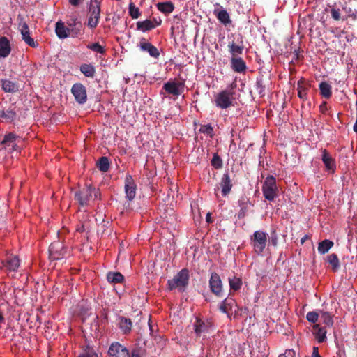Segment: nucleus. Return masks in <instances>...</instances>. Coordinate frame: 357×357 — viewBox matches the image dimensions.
<instances>
[{"instance_id":"obj_10","label":"nucleus","mask_w":357,"mask_h":357,"mask_svg":"<svg viewBox=\"0 0 357 357\" xmlns=\"http://www.w3.org/2000/svg\"><path fill=\"white\" fill-rule=\"evenodd\" d=\"M71 93L79 104H84L87 100L86 87L81 83H75L72 86Z\"/></svg>"},{"instance_id":"obj_55","label":"nucleus","mask_w":357,"mask_h":357,"mask_svg":"<svg viewBox=\"0 0 357 357\" xmlns=\"http://www.w3.org/2000/svg\"><path fill=\"white\" fill-rule=\"evenodd\" d=\"M129 357H141L139 352L136 350H133L132 352V356Z\"/></svg>"},{"instance_id":"obj_26","label":"nucleus","mask_w":357,"mask_h":357,"mask_svg":"<svg viewBox=\"0 0 357 357\" xmlns=\"http://www.w3.org/2000/svg\"><path fill=\"white\" fill-rule=\"evenodd\" d=\"M214 14L215 15L217 19L219 20L220 23L224 24L225 26L230 25L231 24V20L228 12L222 9L220 10H215L214 11Z\"/></svg>"},{"instance_id":"obj_35","label":"nucleus","mask_w":357,"mask_h":357,"mask_svg":"<svg viewBox=\"0 0 357 357\" xmlns=\"http://www.w3.org/2000/svg\"><path fill=\"white\" fill-rule=\"evenodd\" d=\"M107 281L110 283H121L124 280V276L120 272H109L107 274Z\"/></svg>"},{"instance_id":"obj_13","label":"nucleus","mask_w":357,"mask_h":357,"mask_svg":"<svg viewBox=\"0 0 357 357\" xmlns=\"http://www.w3.org/2000/svg\"><path fill=\"white\" fill-rule=\"evenodd\" d=\"M184 87V84L182 82H167L164 84L162 89L167 93L178 96L181 94Z\"/></svg>"},{"instance_id":"obj_59","label":"nucleus","mask_w":357,"mask_h":357,"mask_svg":"<svg viewBox=\"0 0 357 357\" xmlns=\"http://www.w3.org/2000/svg\"><path fill=\"white\" fill-rule=\"evenodd\" d=\"M3 320H4V318H3V315L1 314H0V322L3 321Z\"/></svg>"},{"instance_id":"obj_58","label":"nucleus","mask_w":357,"mask_h":357,"mask_svg":"<svg viewBox=\"0 0 357 357\" xmlns=\"http://www.w3.org/2000/svg\"><path fill=\"white\" fill-rule=\"evenodd\" d=\"M206 221L208 222H209L211 220H210V213H208L207 215H206Z\"/></svg>"},{"instance_id":"obj_3","label":"nucleus","mask_w":357,"mask_h":357,"mask_svg":"<svg viewBox=\"0 0 357 357\" xmlns=\"http://www.w3.org/2000/svg\"><path fill=\"white\" fill-rule=\"evenodd\" d=\"M268 234L261 230L255 231L250 236V244L257 255L263 254L268 244Z\"/></svg>"},{"instance_id":"obj_1","label":"nucleus","mask_w":357,"mask_h":357,"mask_svg":"<svg viewBox=\"0 0 357 357\" xmlns=\"http://www.w3.org/2000/svg\"><path fill=\"white\" fill-rule=\"evenodd\" d=\"M190 271L183 268L178 272L172 279L167 281V288L169 291L178 289L180 292H184L189 284Z\"/></svg>"},{"instance_id":"obj_20","label":"nucleus","mask_w":357,"mask_h":357,"mask_svg":"<svg viewBox=\"0 0 357 357\" xmlns=\"http://www.w3.org/2000/svg\"><path fill=\"white\" fill-rule=\"evenodd\" d=\"M139 47L142 51L147 52L152 57L158 58L160 55L157 47L151 43L146 42L145 38L141 40Z\"/></svg>"},{"instance_id":"obj_48","label":"nucleus","mask_w":357,"mask_h":357,"mask_svg":"<svg viewBox=\"0 0 357 357\" xmlns=\"http://www.w3.org/2000/svg\"><path fill=\"white\" fill-rule=\"evenodd\" d=\"M330 13H331V17H333V20H335L336 21H339L341 20V12L339 8H335L333 7L330 10Z\"/></svg>"},{"instance_id":"obj_23","label":"nucleus","mask_w":357,"mask_h":357,"mask_svg":"<svg viewBox=\"0 0 357 357\" xmlns=\"http://www.w3.org/2000/svg\"><path fill=\"white\" fill-rule=\"evenodd\" d=\"M17 138V136L13 132H9L5 135L1 141V144L3 145L5 147L11 146L12 151L17 150V144L15 141Z\"/></svg>"},{"instance_id":"obj_49","label":"nucleus","mask_w":357,"mask_h":357,"mask_svg":"<svg viewBox=\"0 0 357 357\" xmlns=\"http://www.w3.org/2000/svg\"><path fill=\"white\" fill-rule=\"evenodd\" d=\"M278 234L275 229H273L271 231V237L269 241L271 242L272 245L276 246L278 245Z\"/></svg>"},{"instance_id":"obj_39","label":"nucleus","mask_w":357,"mask_h":357,"mask_svg":"<svg viewBox=\"0 0 357 357\" xmlns=\"http://www.w3.org/2000/svg\"><path fill=\"white\" fill-rule=\"evenodd\" d=\"M327 261L332 266L333 271H336L340 268V261L336 254L332 253L328 255Z\"/></svg>"},{"instance_id":"obj_25","label":"nucleus","mask_w":357,"mask_h":357,"mask_svg":"<svg viewBox=\"0 0 357 357\" xmlns=\"http://www.w3.org/2000/svg\"><path fill=\"white\" fill-rule=\"evenodd\" d=\"M118 326L124 334H128L132 330V322L129 318L120 317L119 318Z\"/></svg>"},{"instance_id":"obj_43","label":"nucleus","mask_w":357,"mask_h":357,"mask_svg":"<svg viewBox=\"0 0 357 357\" xmlns=\"http://www.w3.org/2000/svg\"><path fill=\"white\" fill-rule=\"evenodd\" d=\"M211 163V165L216 169H220L222 167V160L217 153L213 155Z\"/></svg>"},{"instance_id":"obj_51","label":"nucleus","mask_w":357,"mask_h":357,"mask_svg":"<svg viewBox=\"0 0 357 357\" xmlns=\"http://www.w3.org/2000/svg\"><path fill=\"white\" fill-rule=\"evenodd\" d=\"M279 357H296V352L293 349H288L284 354L280 355Z\"/></svg>"},{"instance_id":"obj_38","label":"nucleus","mask_w":357,"mask_h":357,"mask_svg":"<svg viewBox=\"0 0 357 357\" xmlns=\"http://www.w3.org/2000/svg\"><path fill=\"white\" fill-rule=\"evenodd\" d=\"M333 245L334 243L333 241L325 239L319 243L318 251L321 254H325L333 246Z\"/></svg>"},{"instance_id":"obj_53","label":"nucleus","mask_w":357,"mask_h":357,"mask_svg":"<svg viewBox=\"0 0 357 357\" xmlns=\"http://www.w3.org/2000/svg\"><path fill=\"white\" fill-rule=\"evenodd\" d=\"M312 357H321L319 354V349L317 347H313V351L312 354Z\"/></svg>"},{"instance_id":"obj_14","label":"nucleus","mask_w":357,"mask_h":357,"mask_svg":"<svg viewBox=\"0 0 357 357\" xmlns=\"http://www.w3.org/2000/svg\"><path fill=\"white\" fill-rule=\"evenodd\" d=\"M213 325L209 321H204L199 318H197L194 324V331L196 335L200 336L202 333H209Z\"/></svg>"},{"instance_id":"obj_31","label":"nucleus","mask_w":357,"mask_h":357,"mask_svg":"<svg viewBox=\"0 0 357 357\" xmlns=\"http://www.w3.org/2000/svg\"><path fill=\"white\" fill-rule=\"evenodd\" d=\"M243 43V41L241 42ZM229 51L231 54V57H237L238 55H240L243 53L244 46L243 44L238 45L236 44L234 41L229 43L228 45Z\"/></svg>"},{"instance_id":"obj_24","label":"nucleus","mask_w":357,"mask_h":357,"mask_svg":"<svg viewBox=\"0 0 357 357\" xmlns=\"http://www.w3.org/2000/svg\"><path fill=\"white\" fill-rule=\"evenodd\" d=\"M1 87L6 93H15L19 90L18 83L10 79H2Z\"/></svg>"},{"instance_id":"obj_6","label":"nucleus","mask_w":357,"mask_h":357,"mask_svg":"<svg viewBox=\"0 0 357 357\" xmlns=\"http://www.w3.org/2000/svg\"><path fill=\"white\" fill-rule=\"evenodd\" d=\"M262 192L264 197L268 201H273L277 196L278 189L275 178L271 175L264 181L262 185Z\"/></svg>"},{"instance_id":"obj_46","label":"nucleus","mask_w":357,"mask_h":357,"mask_svg":"<svg viewBox=\"0 0 357 357\" xmlns=\"http://www.w3.org/2000/svg\"><path fill=\"white\" fill-rule=\"evenodd\" d=\"M199 132L204 134H206L210 137H213V128L210 124L201 126Z\"/></svg>"},{"instance_id":"obj_37","label":"nucleus","mask_w":357,"mask_h":357,"mask_svg":"<svg viewBox=\"0 0 357 357\" xmlns=\"http://www.w3.org/2000/svg\"><path fill=\"white\" fill-rule=\"evenodd\" d=\"M96 166L100 171L102 172H107L110 167L109 158L106 156H102L96 162Z\"/></svg>"},{"instance_id":"obj_17","label":"nucleus","mask_w":357,"mask_h":357,"mask_svg":"<svg viewBox=\"0 0 357 357\" xmlns=\"http://www.w3.org/2000/svg\"><path fill=\"white\" fill-rule=\"evenodd\" d=\"M220 186L222 189L221 192L222 196L226 197L230 193L233 187V184L230 176L228 173L223 174L222 177L221 178Z\"/></svg>"},{"instance_id":"obj_15","label":"nucleus","mask_w":357,"mask_h":357,"mask_svg":"<svg viewBox=\"0 0 357 357\" xmlns=\"http://www.w3.org/2000/svg\"><path fill=\"white\" fill-rule=\"evenodd\" d=\"M136 184L132 178V176L130 174L126 175L125 178V192L126 194V198L131 201L136 195Z\"/></svg>"},{"instance_id":"obj_16","label":"nucleus","mask_w":357,"mask_h":357,"mask_svg":"<svg viewBox=\"0 0 357 357\" xmlns=\"http://www.w3.org/2000/svg\"><path fill=\"white\" fill-rule=\"evenodd\" d=\"M20 266V259L17 256H7L5 259L2 261V267L5 268L6 271H16Z\"/></svg>"},{"instance_id":"obj_47","label":"nucleus","mask_w":357,"mask_h":357,"mask_svg":"<svg viewBox=\"0 0 357 357\" xmlns=\"http://www.w3.org/2000/svg\"><path fill=\"white\" fill-rule=\"evenodd\" d=\"M256 89L261 96L265 95V85L264 84L263 79L261 78L257 79L256 82Z\"/></svg>"},{"instance_id":"obj_32","label":"nucleus","mask_w":357,"mask_h":357,"mask_svg":"<svg viewBox=\"0 0 357 357\" xmlns=\"http://www.w3.org/2000/svg\"><path fill=\"white\" fill-rule=\"evenodd\" d=\"M319 86L320 95L326 99H329L332 96L331 86L326 82H321Z\"/></svg>"},{"instance_id":"obj_28","label":"nucleus","mask_w":357,"mask_h":357,"mask_svg":"<svg viewBox=\"0 0 357 357\" xmlns=\"http://www.w3.org/2000/svg\"><path fill=\"white\" fill-rule=\"evenodd\" d=\"M55 32L59 38L63 39L68 37L70 31L62 22H57L56 23Z\"/></svg>"},{"instance_id":"obj_12","label":"nucleus","mask_w":357,"mask_h":357,"mask_svg":"<svg viewBox=\"0 0 357 357\" xmlns=\"http://www.w3.org/2000/svg\"><path fill=\"white\" fill-rule=\"evenodd\" d=\"M109 357H129V351L119 342H114L108 350Z\"/></svg>"},{"instance_id":"obj_42","label":"nucleus","mask_w":357,"mask_h":357,"mask_svg":"<svg viewBox=\"0 0 357 357\" xmlns=\"http://www.w3.org/2000/svg\"><path fill=\"white\" fill-rule=\"evenodd\" d=\"M87 48L91 50L93 52L104 54L105 53V48L100 45L98 43H89L86 45Z\"/></svg>"},{"instance_id":"obj_41","label":"nucleus","mask_w":357,"mask_h":357,"mask_svg":"<svg viewBox=\"0 0 357 357\" xmlns=\"http://www.w3.org/2000/svg\"><path fill=\"white\" fill-rule=\"evenodd\" d=\"M229 283L230 289L234 291H238L241 289L242 285V281L240 278L234 277L232 278H229Z\"/></svg>"},{"instance_id":"obj_29","label":"nucleus","mask_w":357,"mask_h":357,"mask_svg":"<svg viewBox=\"0 0 357 357\" xmlns=\"http://www.w3.org/2000/svg\"><path fill=\"white\" fill-rule=\"evenodd\" d=\"M322 161L327 169L333 171L335 169V160L326 149L322 151Z\"/></svg>"},{"instance_id":"obj_36","label":"nucleus","mask_w":357,"mask_h":357,"mask_svg":"<svg viewBox=\"0 0 357 357\" xmlns=\"http://www.w3.org/2000/svg\"><path fill=\"white\" fill-rule=\"evenodd\" d=\"M155 27V25L150 20H146L144 21H139L137 22V29L141 30L143 32L151 30Z\"/></svg>"},{"instance_id":"obj_4","label":"nucleus","mask_w":357,"mask_h":357,"mask_svg":"<svg viewBox=\"0 0 357 357\" xmlns=\"http://www.w3.org/2000/svg\"><path fill=\"white\" fill-rule=\"evenodd\" d=\"M234 91L230 90H222L215 96L214 102L215 105L220 109H227L233 105L235 100Z\"/></svg>"},{"instance_id":"obj_45","label":"nucleus","mask_w":357,"mask_h":357,"mask_svg":"<svg viewBox=\"0 0 357 357\" xmlns=\"http://www.w3.org/2000/svg\"><path fill=\"white\" fill-rule=\"evenodd\" d=\"M320 313L315 311L308 312L306 314V319L311 323L315 324L319 319Z\"/></svg>"},{"instance_id":"obj_57","label":"nucleus","mask_w":357,"mask_h":357,"mask_svg":"<svg viewBox=\"0 0 357 357\" xmlns=\"http://www.w3.org/2000/svg\"><path fill=\"white\" fill-rule=\"evenodd\" d=\"M77 231L82 232L84 231V226H82L80 228H77Z\"/></svg>"},{"instance_id":"obj_56","label":"nucleus","mask_w":357,"mask_h":357,"mask_svg":"<svg viewBox=\"0 0 357 357\" xmlns=\"http://www.w3.org/2000/svg\"><path fill=\"white\" fill-rule=\"evenodd\" d=\"M308 238V236L305 235L301 239V243L303 244L304 242Z\"/></svg>"},{"instance_id":"obj_11","label":"nucleus","mask_w":357,"mask_h":357,"mask_svg":"<svg viewBox=\"0 0 357 357\" xmlns=\"http://www.w3.org/2000/svg\"><path fill=\"white\" fill-rule=\"evenodd\" d=\"M209 287L211 292L216 296H222V282L220 275L215 272L212 273L211 275Z\"/></svg>"},{"instance_id":"obj_18","label":"nucleus","mask_w":357,"mask_h":357,"mask_svg":"<svg viewBox=\"0 0 357 357\" xmlns=\"http://www.w3.org/2000/svg\"><path fill=\"white\" fill-rule=\"evenodd\" d=\"M231 68L238 73H243L247 69L245 61L241 57H231Z\"/></svg>"},{"instance_id":"obj_5","label":"nucleus","mask_w":357,"mask_h":357,"mask_svg":"<svg viewBox=\"0 0 357 357\" xmlns=\"http://www.w3.org/2000/svg\"><path fill=\"white\" fill-rule=\"evenodd\" d=\"M101 12V3L98 0H91L89 5V17L87 26L91 29H95L99 23Z\"/></svg>"},{"instance_id":"obj_52","label":"nucleus","mask_w":357,"mask_h":357,"mask_svg":"<svg viewBox=\"0 0 357 357\" xmlns=\"http://www.w3.org/2000/svg\"><path fill=\"white\" fill-rule=\"evenodd\" d=\"M327 109V102L324 101L320 105L319 110L322 114H325Z\"/></svg>"},{"instance_id":"obj_60","label":"nucleus","mask_w":357,"mask_h":357,"mask_svg":"<svg viewBox=\"0 0 357 357\" xmlns=\"http://www.w3.org/2000/svg\"><path fill=\"white\" fill-rule=\"evenodd\" d=\"M219 190V187L218 186L217 188H215V194L217 195V191Z\"/></svg>"},{"instance_id":"obj_21","label":"nucleus","mask_w":357,"mask_h":357,"mask_svg":"<svg viewBox=\"0 0 357 357\" xmlns=\"http://www.w3.org/2000/svg\"><path fill=\"white\" fill-rule=\"evenodd\" d=\"M238 206H240V211L238 213V218H243L250 208L253 206V204L251 203L248 198L245 197H241L238 201Z\"/></svg>"},{"instance_id":"obj_2","label":"nucleus","mask_w":357,"mask_h":357,"mask_svg":"<svg viewBox=\"0 0 357 357\" xmlns=\"http://www.w3.org/2000/svg\"><path fill=\"white\" fill-rule=\"evenodd\" d=\"M98 189L91 185L86 186L75 192V199L82 206L88 205L93 196L97 198L100 195Z\"/></svg>"},{"instance_id":"obj_9","label":"nucleus","mask_w":357,"mask_h":357,"mask_svg":"<svg viewBox=\"0 0 357 357\" xmlns=\"http://www.w3.org/2000/svg\"><path fill=\"white\" fill-rule=\"evenodd\" d=\"M17 107L15 103L3 107L0 110V119L7 123H12L17 117Z\"/></svg>"},{"instance_id":"obj_33","label":"nucleus","mask_w":357,"mask_h":357,"mask_svg":"<svg viewBox=\"0 0 357 357\" xmlns=\"http://www.w3.org/2000/svg\"><path fill=\"white\" fill-rule=\"evenodd\" d=\"M157 8L165 15L172 13L174 6L171 1L160 2L156 4Z\"/></svg>"},{"instance_id":"obj_54","label":"nucleus","mask_w":357,"mask_h":357,"mask_svg":"<svg viewBox=\"0 0 357 357\" xmlns=\"http://www.w3.org/2000/svg\"><path fill=\"white\" fill-rule=\"evenodd\" d=\"M82 0H69L70 4L73 6H77L82 2Z\"/></svg>"},{"instance_id":"obj_40","label":"nucleus","mask_w":357,"mask_h":357,"mask_svg":"<svg viewBox=\"0 0 357 357\" xmlns=\"http://www.w3.org/2000/svg\"><path fill=\"white\" fill-rule=\"evenodd\" d=\"M321 319L323 323L328 327H332L333 325V319L331 314L328 312L320 310Z\"/></svg>"},{"instance_id":"obj_19","label":"nucleus","mask_w":357,"mask_h":357,"mask_svg":"<svg viewBox=\"0 0 357 357\" xmlns=\"http://www.w3.org/2000/svg\"><path fill=\"white\" fill-rule=\"evenodd\" d=\"M311 87V84L305 79H301L297 83L298 96L303 100L307 99V92Z\"/></svg>"},{"instance_id":"obj_8","label":"nucleus","mask_w":357,"mask_h":357,"mask_svg":"<svg viewBox=\"0 0 357 357\" xmlns=\"http://www.w3.org/2000/svg\"><path fill=\"white\" fill-rule=\"evenodd\" d=\"M50 259L59 260L63 259L67 254V248L60 241L52 243L49 247Z\"/></svg>"},{"instance_id":"obj_22","label":"nucleus","mask_w":357,"mask_h":357,"mask_svg":"<svg viewBox=\"0 0 357 357\" xmlns=\"http://www.w3.org/2000/svg\"><path fill=\"white\" fill-rule=\"evenodd\" d=\"M237 305L236 301L230 297H227L221 303L220 310L227 314V317L231 319L230 312L233 310L234 307H236Z\"/></svg>"},{"instance_id":"obj_34","label":"nucleus","mask_w":357,"mask_h":357,"mask_svg":"<svg viewBox=\"0 0 357 357\" xmlns=\"http://www.w3.org/2000/svg\"><path fill=\"white\" fill-rule=\"evenodd\" d=\"M79 70L86 77L93 78L95 76L96 68L91 64L83 63L80 66Z\"/></svg>"},{"instance_id":"obj_27","label":"nucleus","mask_w":357,"mask_h":357,"mask_svg":"<svg viewBox=\"0 0 357 357\" xmlns=\"http://www.w3.org/2000/svg\"><path fill=\"white\" fill-rule=\"evenodd\" d=\"M11 51L10 41L5 37L0 38V57L8 56Z\"/></svg>"},{"instance_id":"obj_50","label":"nucleus","mask_w":357,"mask_h":357,"mask_svg":"<svg viewBox=\"0 0 357 357\" xmlns=\"http://www.w3.org/2000/svg\"><path fill=\"white\" fill-rule=\"evenodd\" d=\"M79 357H98L97 354L92 349L85 350Z\"/></svg>"},{"instance_id":"obj_30","label":"nucleus","mask_w":357,"mask_h":357,"mask_svg":"<svg viewBox=\"0 0 357 357\" xmlns=\"http://www.w3.org/2000/svg\"><path fill=\"white\" fill-rule=\"evenodd\" d=\"M313 333L314 334L318 342L321 343L325 341L326 330L324 327H321L319 324L314 325Z\"/></svg>"},{"instance_id":"obj_44","label":"nucleus","mask_w":357,"mask_h":357,"mask_svg":"<svg viewBox=\"0 0 357 357\" xmlns=\"http://www.w3.org/2000/svg\"><path fill=\"white\" fill-rule=\"evenodd\" d=\"M128 8L129 14L133 19H137L140 16L139 9L133 3L129 4Z\"/></svg>"},{"instance_id":"obj_7","label":"nucleus","mask_w":357,"mask_h":357,"mask_svg":"<svg viewBox=\"0 0 357 357\" xmlns=\"http://www.w3.org/2000/svg\"><path fill=\"white\" fill-rule=\"evenodd\" d=\"M18 20V29L21 33L22 40L31 47H36L38 45L37 41H35L33 38L30 36L29 27L24 21V18L20 15L17 17Z\"/></svg>"}]
</instances>
